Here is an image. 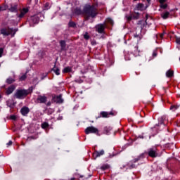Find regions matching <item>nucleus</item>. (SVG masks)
Returning <instances> with one entry per match:
<instances>
[{"instance_id": "nucleus-1", "label": "nucleus", "mask_w": 180, "mask_h": 180, "mask_svg": "<svg viewBox=\"0 0 180 180\" xmlns=\"http://www.w3.org/2000/svg\"><path fill=\"white\" fill-rule=\"evenodd\" d=\"M98 12L96 11V8L95 6H87L84 8V17L86 19H89V18H95Z\"/></svg>"}, {"instance_id": "nucleus-2", "label": "nucleus", "mask_w": 180, "mask_h": 180, "mask_svg": "<svg viewBox=\"0 0 180 180\" xmlns=\"http://www.w3.org/2000/svg\"><path fill=\"white\" fill-rule=\"evenodd\" d=\"M29 94H30L29 90H18L15 96L17 99H23L24 98H26Z\"/></svg>"}, {"instance_id": "nucleus-3", "label": "nucleus", "mask_w": 180, "mask_h": 180, "mask_svg": "<svg viewBox=\"0 0 180 180\" xmlns=\"http://www.w3.org/2000/svg\"><path fill=\"white\" fill-rule=\"evenodd\" d=\"M148 154L149 157L155 158L156 157H158V150H157V148H150L148 149Z\"/></svg>"}, {"instance_id": "nucleus-4", "label": "nucleus", "mask_w": 180, "mask_h": 180, "mask_svg": "<svg viewBox=\"0 0 180 180\" xmlns=\"http://www.w3.org/2000/svg\"><path fill=\"white\" fill-rule=\"evenodd\" d=\"M86 134H89L90 133H94V134H98L99 131L98 128L94 127H89L85 129Z\"/></svg>"}, {"instance_id": "nucleus-5", "label": "nucleus", "mask_w": 180, "mask_h": 180, "mask_svg": "<svg viewBox=\"0 0 180 180\" xmlns=\"http://www.w3.org/2000/svg\"><path fill=\"white\" fill-rule=\"evenodd\" d=\"M15 30L11 28L7 29H3L1 30V34H4V36H9V34H12Z\"/></svg>"}, {"instance_id": "nucleus-6", "label": "nucleus", "mask_w": 180, "mask_h": 180, "mask_svg": "<svg viewBox=\"0 0 180 180\" xmlns=\"http://www.w3.org/2000/svg\"><path fill=\"white\" fill-rule=\"evenodd\" d=\"M107 24H100L96 25V29L98 33H102L105 30V27H106Z\"/></svg>"}, {"instance_id": "nucleus-7", "label": "nucleus", "mask_w": 180, "mask_h": 180, "mask_svg": "<svg viewBox=\"0 0 180 180\" xmlns=\"http://www.w3.org/2000/svg\"><path fill=\"white\" fill-rule=\"evenodd\" d=\"M53 101H55L56 103H63L64 102V100L62 98L61 95L59 96H55L53 98Z\"/></svg>"}, {"instance_id": "nucleus-8", "label": "nucleus", "mask_w": 180, "mask_h": 180, "mask_svg": "<svg viewBox=\"0 0 180 180\" xmlns=\"http://www.w3.org/2000/svg\"><path fill=\"white\" fill-rule=\"evenodd\" d=\"M37 101L39 103H46V102H47V97L44 96H39L37 98Z\"/></svg>"}, {"instance_id": "nucleus-9", "label": "nucleus", "mask_w": 180, "mask_h": 180, "mask_svg": "<svg viewBox=\"0 0 180 180\" xmlns=\"http://www.w3.org/2000/svg\"><path fill=\"white\" fill-rule=\"evenodd\" d=\"M104 154H105V151H103V150H101L99 152L95 151L93 153V157L95 160H96V158H98V157H101V155H103Z\"/></svg>"}, {"instance_id": "nucleus-10", "label": "nucleus", "mask_w": 180, "mask_h": 180, "mask_svg": "<svg viewBox=\"0 0 180 180\" xmlns=\"http://www.w3.org/2000/svg\"><path fill=\"white\" fill-rule=\"evenodd\" d=\"M127 20L130 21L131 19H139V13H132L130 15L127 16Z\"/></svg>"}, {"instance_id": "nucleus-11", "label": "nucleus", "mask_w": 180, "mask_h": 180, "mask_svg": "<svg viewBox=\"0 0 180 180\" xmlns=\"http://www.w3.org/2000/svg\"><path fill=\"white\" fill-rule=\"evenodd\" d=\"M29 12V9L28 8H23L21 11H20V14L18 15V18H23V16H25L27 13Z\"/></svg>"}, {"instance_id": "nucleus-12", "label": "nucleus", "mask_w": 180, "mask_h": 180, "mask_svg": "<svg viewBox=\"0 0 180 180\" xmlns=\"http://www.w3.org/2000/svg\"><path fill=\"white\" fill-rule=\"evenodd\" d=\"M167 0H159V4H160V8H162V9L167 8V6H168V5L165 4Z\"/></svg>"}, {"instance_id": "nucleus-13", "label": "nucleus", "mask_w": 180, "mask_h": 180, "mask_svg": "<svg viewBox=\"0 0 180 180\" xmlns=\"http://www.w3.org/2000/svg\"><path fill=\"white\" fill-rule=\"evenodd\" d=\"M15 86H13V85H11V86H10L8 89H7V90H6V94H7V95H11V94H12V92H13V91H15Z\"/></svg>"}, {"instance_id": "nucleus-14", "label": "nucleus", "mask_w": 180, "mask_h": 180, "mask_svg": "<svg viewBox=\"0 0 180 180\" xmlns=\"http://www.w3.org/2000/svg\"><path fill=\"white\" fill-rule=\"evenodd\" d=\"M21 114L23 115V116H26V115H27V113H29V108L27 107H23L21 110Z\"/></svg>"}, {"instance_id": "nucleus-15", "label": "nucleus", "mask_w": 180, "mask_h": 180, "mask_svg": "<svg viewBox=\"0 0 180 180\" xmlns=\"http://www.w3.org/2000/svg\"><path fill=\"white\" fill-rule=\"evenodd\" d=\"M110 115H113V112H101V115L102 116V117H109V116H110Z\"/></svg>"}, {"instance_id": "nucleus-16", "label": "nucleus", "mask_w": 180, "mask_h": 180, "mask_svg": "<svg viewBox=\"0 0 180 180\" xmlns=\"http://www.w3.org/2000/svg\"><path fill=\"white\" fill-rule=\"evenodd\" d=\"M39 18L37 16H33L31 18V22L34 23V25H37L39 23Z\"/></svg>"}, {"instance_id": "nucleus-17", "label": "nucleus", "mask_w": 180, "mask_h": 180, "mask_svg": "<svg viewBox=\"0 0 180 180\" xmlns=\"http://www.w3.org/2000/svg\"><path fill=\"white\" fill-rule=\"evenodd\" d=\"M166 77H167V78H172V77H174V70H167L166 72Z\"/></svg>"}, {"instance_id": "nucleus-18", "label": "nucleus", "mask_w": 180, "mask_h": 180, "mask_svg": "<svg viewBox=\"0 0 180 180\" xmlns=\"http://www.w3.org/2000/svg\"><path fill=\"white\" fill-rule=\"evenodd\" d=\"M10 12H18V5L14 4L9 8Z\"/></svg>"}, {"instance_id": "nucleus-19", "label": "nucleus", "mask_w": 180, "mask_h": 180, "mask_svg": "<svg viewBox=\"0 0 180 180\" xmlns=\"http://www.w3.org/2000/svg\"><path fill=\"white\" fill-rule=\"evenodd\" d=\"M72 71V68L71 67H66L63 70V72L64 74H67V72H71Z\"/></svg>"}, {"instance_id": "nucleus-20", "label": "nucleus", "mask_w": 180, "mask_h": 180, "mask_svg": "<svg viewBox=\"0 0 180 180\" xmlns=\"http://www.w3.org/2000/svg\"><path fill=\"white\" fill-rule=\"evenodd\" d=\"M169 16V12H168V11H166V12L162 13V18L163 19H168Z\"/></svg>"}, {"instance_id": "nucleus-21", "label": "nucleus", "mask_w": 180, "mask_h": 180, "mask_svg": "<svg viewBox=\"0 0 180 180\" xmlns=\"http://www.w3.org/2000/svg\"><path fill=\"white\" fill-rule=\"evenodd\" d=\"M53 72H55V74L56 75H60V69H58V68H57V67H54L53 68Z\"/></svg>"}, {"instance_id": "nucleus-22", "label": "nucleus", "mask_w": 180, "mask_h": 180, "mask_svg": "<svg viewBox=\"0 0 180 180\" xmlns=\"http://www.w3.org/2000/svg\"><path fill=\"white\" fill-rule=\"evenodd\" d=\"M138 11H144V5L143 4H139L137 5Z\"/></svg>"}, {"instance_id": "nucleus-23", "label": "nucleus", "mask_w": 180, "mask_h": 180, "mask_svg": "<svg viewBox=\"0 0 180 180\" xmlns=\"http://www.w3.org/2000/svg\"><path fill=\"white\" fill-rule=\"evenodd\" d=\"M105 25H106V23H109L110 25L113 26V20H112V18H108L105 19Z\"/></svg>"}, {"instance_id": "nucleus-24", "label": "nucleus", "mask_w": 180, "mask_h": 180, "mask_svg": "<svg viewBox=\"0 0 180 180\" xmlns=\"http://www.w3.org/2000/svg\"><path fill=\"white\" fill-rule=\"evenodd\" d=\"M61 50H64L65 49V41H60Z\"/></svg>"}, {"instance_id": "nucleus-25", "label": "nucleus", "mask_w": 180, "mask_h": 180, "mask_svg": "<svg viewBox=\"0 0 180 180\" xmlns=\"http://www.w3.org/2000/svg\"><path fill=\"white\" fill-rule=\"evenodd\" d=\"M41 127H42V129H47V127H49V123H47V122L42 123Z\"/></svg>"}, {"instance_id": "nucleus-26", "label": "nucleus", "mask_w": 180, "mask_h": 180, "mask_svg": "<svg viewBox=\"0 0 180 180\" xmlns=\"http://www.w3.org/2000/svg\"><path fill=\"white\" fill-rule=\"evenodd\" d=\"M7 84H13V82H15V79L12 78H8L6 80Z\"/></svg>"}, {"instance_id": "nucleus-27", "label": "nucleus", "mask_w": 180, "mask_h": 180, "mask_svg": "<svg viewBox=\"0 0 180 180\" xmlns=\"http://www.w3.org/2000/svg\"><path fill=\"white\" fill-rule=\"evenodd\" d=\"M170 109H171L172 110H176V109H178V106H177V105H172V106L170 107Z\"/></svg>"}, {"instance_id": "nucleus-28", "label": "nucleus", "mask_w": 180, "mask_h": 180, "mask_svg": "<svg viewBox=\"0 0 180 180\" xmlns=\"http://www.w3.org/2000/svg\"><path fill=\"white\" fill-rule=\"evenodd\" d=\"M84 37L86 40H89V35H88L87 32H86L84 34Z\"/></svg>"}, {"instance_id": "nucleus-29", "label": "nucleus", "mask_w": 180, "mask_h": 180, "mask_svg": "<svg viewBox=\"0 0 180 180\" xmlns=\"http://www.w3.org/2000/svg\"><path fill=\"white\" fill-rule=\"evenodd\" d=\"M26 79V75H23L22 76L20 77V81H25Z\"/></svg>"}, {"instance_id": "nucleus-30", "label": "nucleus", "mask_w": 180, "mask_h": 180, "mask_svg": "<svg viewBox=\"0 0 180 180\" xmlns=\"http://www.w3.org/2000/svg\"><path fill=\"white\" fill-rule=\"evenodd\" d=\"M69 26H70V27H74V26H75V22H69Z\"/></svg>"}, {"instance_id": "nucleus-31", "label": "nucleus", "mask_w": 180, "mask_h": 180, "mask_svg": "<svg viewBox=\"0 0 180 180\" xmlns=\"http://www.w3.org/2000/svg\"><path fill=\"white\" fill-rule=\"evenodd\" d=\"M136 51L134 52V54L136 56H139V53H140V51H139V48L138 47H135Z\"/></svg>"}, {"instance_id": "nucleus-32", "label": "nucleus", "mask_w": 180, "mask_h": 180, "mask_svg": "<svg viewBox=\"0 0 180 180\" xmlns=\"http://www.w3.org/2000/svg\"><path fill=\"white\" fill-rule=\"evenodd\" d=\"M176 43H177V44H180V37L176 38Z\"/></svg>"}, {"instance_id": "nucleus-33", "label": "nucleus", "mask_w": 180, "mask_h": 180, "mask_svg": "<svg viewBox=\"0 0 180 180\" xmlns=\"http://www.w3.org/2000/svg\"><path fill=\"white\" fill-rule=\"evenodd\" d=\"M10 118L12 120H16V115H11L10 117Z\"/></svg>"}, {"instance_id": "nucleus-34", "label": "nucleus", "mask_w": 180, "mask_h": 180, "mask_svg": "<svg viewBox=\"0 0 180 180\" xmlns=\"http://www.w3.org/2000/svg\"><path fill=\"white\" fill-rule=\"evenodd\" d=\"M4 53V49H0V57H2V53Z\"/></svg>"}, {"instance_id": "nucleus-35", "label": "nucleus", "mask_w": 180, "mask_h": 180, "mask_svg": "<svg viewBox=\"0 0 180 180\" xmlns=\"http://www.w3.org/2000/svg\"><path fill=\"white\" fill-rule=\"evenodd\" d=\"M101 168V169L105 170V169H106V168H108V166H106V165H104Z\"/></svg>"}, {"instance_id": "nucleus-36", "label": "nucleus", "mask_w": 180, "mask_h": 180, "mask_svg": "<svg viewBox=\"0 0 180 180\" xmlns=\"http://www.w3.org/2000/svg\"><path fill=\"white\" fill-rule=\"evenodd\" d=\"M11 144H12V141H9V142L7 143L8 147H9V146H11Z\"/></svg>"}, {"instance_id": "nucleus-37", "label": "nucleus", "mask_w": 180, "mask_h": 180, "mask_svg": "<svg viewBox=\"0 0 180 180\" xmlns=\"http://www.w3.org/2000/svg\"><path fill=\"white\" fill-rule=\"evenodd\" d=\"M160 39H162L164 37V34H160Z\"/></svg>"}, {"instance_id": "nucleus-38", "label": "nucleus", "mask_w": 180, "mask_h": 180, "mask_svg": "<svg viewBox=\"0 0 180 180\" xmlns=\"http://www.w3.org/2000/svg\"><path fill=\"white\" fill-rule=\"evenodd\" d=\"M153 56V57H157V53H155V52H154Z\"/></svg>"}, {"instance_id": "nucleus-39", "label": "nucleus", "mask_w": 180, "mask_h": 180, "mask_svg": "<svg viewBox=\"0 0 180 180\" xmlns=\"http://www.w3.org/2000/svg\"><path fill=\"white\" fill-rule=\"evenodd\" d=\"M162 123H164V122L162 121V122H160V124H162Z\"/></svg>"}, {"instance_id": "nucleus-40", "label": "nucleus", "mask_w": 180, "mask_h": 180, "mask_svg": "<svg viewBox=\"0 0 180 180\" xmlns=\"http://www.w3.org/2000/svg\"><path fill=\"white\" fill-rule=\"evenodd\" d=\"M75 179H74V178H72V179H71V180H75Z\"/></svg>"}, {"instance_id": "nucleus-41", "label": "nucleus", "mask_w": 180, "mask_h": 180, "mask_svg": "<svg viewBox=\"0 0 180 180\" xmlns=\"http://www.w3.org/2000/svg\"><path fill=\"white\" fill-rule=\"evenodd\" d=\"M1 98H2V96H1V94H0V99H1Z\"/></svg>"}, {"instance_id": "nucleus-42", "label": "nucleus", "mask_w": 180, "mask_h": 180, "mask_svg": "<svg viewBox=\"0 0 180 180\" xmlns=\"http://www.w3.org/2000/svg\"><path fill=\"white\" fill-rule=\"evenodd\" d=\"M30 26H32V22H30Z\"/></svg>"}, {"instance_id": "nucleus-43", "label": "nucleus", "mask_w": 180, "mask_h": 180, "mask_svg": "<svg viewBox=\"0 0 180 180\" xmlns=\"http://www.w3.org/2000/svg\"><path fill=\"white\" fill-rule=\"evenodd\" d=\"M161 120H162V117L161 118Z\"/></svg>"}]
</instances>
